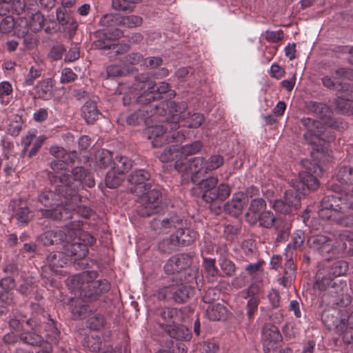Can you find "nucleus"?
Returning <instances> with one entry per match:
<instances>
[{"mask_svg": "<svg viewBox=\"0 0 353 353\" xmlns=\"http://www.w3.org/2000/svg\"><path fill=\"white\" fill-rule=\"evenodd\" d=\"M245 305V315L249 323L253 322L255 315L258 311V307L260 303L259 298H250L247 299Z\"/></svg>", "mask_w": 353, "mask_h": 353, "instance_id": "obj_54", "label": "nucleus"}, {"mask_svg": "<svg viewBox=\"0 0 353 353\" xmlns=\"http://www.w3.org/2000/svg\"><path fill=\"white\" fill-rule=\"evenodd\" d=\"M134 92L130 88L128 93L125 94L123 97V103L124 105H130L133 103L141 104V108L137 111L129 114L126 119L127 124L130 125H140L145 124L148 126L147 130L151 122L162 117L160 120L163 123L167 115V109L165 108H170V112L183 111L186 107L185 101L176 103L174 101H162L159 104H149L148 102L139 103L133 99Z\"/></svg>", "mask_w": 353, "mask_h": 353, "instance_id": "obj_4", "label": "nucleus"}, {"mask_svg": "<svg viewBox=\"0 0 353 353\" xmlns=\"http://www.w3.org/2000/svg\"><path fill=\"white\" fill-rule=\"evenodd\" d=\"M194 294V288L190 285L172 284V299L178 303H185Z\"/></svg>", "mask_w": 353, "mask_h": 353, "instance_id": "obj_30", "label": "nucleus"}, {"mask_svg": "<svg viewBox=\"0 0 353 353\" xmlns=\"http://www.w3.org/2000/svg\"><path fill=\"white\" fill-rule=\"evenodd\" d=\"M43 70L39 65H32L28 74L26 75L23 85L26 86L32 85L34 81L41 76Z\"/></svg>", "mask_w": 353, "mask_h": 353, "instance_id": "obj_59", "label": "nucleus"}, {"mask_svg": "<svg viewBox=\"0 0 353 353\" xmlns=\"http://www.w3.org/2000/svg\"><path fill=\"white\" fill-rule=\"evenodd\" d=\"M100 115L101 113L94 101L88 100L81 107V116L88 124L94 123Z\"/></svg>", "mask_w": 353, "mask_h": 353, "instance_id": "obj_32", "label": "nucleus"}, {"mask_svg": "<svg viewBox=\"0 0 353 353\" xmlns=\"http://www.w3.org/2000/svg\"><path fill=\"white\" fill-rule=\"evenodd\" d=\"M339 312L336 310L323 311L321 318L323 323L328 329L336 328L341 332L346 330L345 319H341L339 316Z\"/></svg>", "mask_w": 353, "mask_h": 353, "instance_id": "obj_28", "label": "nucleus"}, {"mask_svg": "<svg viewBox=\"0 0 353 353\" xmlns=\"http://www.w3.org/2000/svg\"><path fill=\"white\" fill-rule=\"evenodd\" d=\"M165 331L172 338L176 339L178 341H189L191 339L189 330L184 327L176 325V323Z\"/></svg>", "mask_w": 353, "mask_h": 353, "instance_id": "obj_48", "label": "nucleus"}, {"mask_svg": "<svg viewBox=\"0 0 353 353\" xmlns=\"http://www.w3.org/2000/svg\"><path fill=\"white\" fill-rule=\"evenodd\" d=\"M203 147V144L200 141H196L190 144H186L179 148L180 158L174 163V167L176 170V164L182 159H185L188 161H192V159H188L187 157L193 155L199 152Z\"/></svg>", "mask_w": 353, "mask_h": 353, "instance_id": "obj_37", "label": "nucleus"}, {"mask_svg": "<svg viewBox=\"0 0 353 353\" xmlns=\"http://www.w3.org/2000/svg\"><path fill=\"white\" fill-rule=\"evenodd\" d=\"M257 218L256 223L265 228H270L276 223V217L270 210L263 211Z\"/></svg>", "mask_w": 353, "mask_h": 353, "instance_id": "obj_58", "label": "nucleus"}, {"mask_svg": "<svg viewBox=\"0 0 353 353\" xmlns=\"http://www.w3.org/2000/svg\"><path fill=\"white\" fill-rule=\"evenodd\" d=\"M98 276L95 270L84 271L69 277L67 285L72 291L79 292L81 296L89 301H94L99 299L102 294L108 292L111 288L107 279L94 281Z\"/></svg>", "mask_w": 353, "mask_h": 353, "instance_id": "obj_5", "label": "nucleus"}, {"mask_svg": "<svg viewBox=\"0 0 353 353\" xmlns=\"http://www.w3.org/2000/svg\"><path fill=\"white\" fill-rule=\"evenodd\" d=\"M157 315L161 318L159 319V325L165 331L176 323L178 311L174 307H165L159 310Z\"/></svg>", "mask_w": 353, "mask_h": 353, "instance_id": "obj_31", "label": "nucleus"}, {"mask_svg": "<svg viewBox=\"0 0 353 353\" xmlns=\"http://www.w3.org/2000/svg\"><path fill=\"white\" fill-rule=\"evenodd\" d=\"M82 201V196L80 195L79 201H74L73 199H69L68 202L65 203V208H70V211L71 212V216L67 218H63L61 221H67L69 219H73V221H70L72 223L73 221H79L81 223V226L83 225V222L77 218L82 217L88 219L89 218L92 214V210L85 205H79L80 202Z\"/></svg>", "mask_w": 353, "mask_h": 353, "instance_id": "obj_23", "label": "nucleus"}, {"mask_svg": "<svg viewBox=\"0 0 353 353\" xmlns=\"http://www.w3.org/2000/svg\"><path fill=\"white\" fill-rule=\"evenodd\" d=\"M248 203V199L244 192H238L233 194L232 199L225 204L224 210L233 216H237L242 213Z\"/></svg>", "mask_w": 353, "mask_h": 353, "instance_id": "obj_24", "label": "nucleus"}, {"mask_svg": "<svg viewBox=\"0 0 353 353\" xmlns=\"http://www.w3.org/2000/svg\"><path fill=\"white\" fill-rule=\"evenodd\" d=\"M179 245L177 237L172 234L169 237L161 241L158 244V248L161 252L170 254L175 251Z\"/></svg>", "mask_w": 353, "mask_h": 353, "instance_id": "obj_44", "label": "nucleus"}, {"mask_svg": "<svg viewBox=\"0 0 353 353\" xmlns=\"http://www.w3.org/2000/svg\"><path fill=\"white\" fill-rule=\"evenodd\" d=\"M154 127L149 128L148 130V139L151 140L152 144L153 147H161L163 145L168 144V146L165 147L158 156L159 160L163 163L170 162V161H176L177 159L180 158V152L179 148H178V145L181 143H176L172 141V137H170L168 139H163V142L159 145H155L154 144V139L150 138L151 132L150 130Z\"/></svg>", "mask_w": 353, "mask_h": 353, "instance_id": "obj_17", "label": "nucleus"}, {"mask_svg": "<svg viewBox=\"0 0 353 353\" xmlns=\"http://www.w3.org/2000/svg\"><path fill=\"white\" fill-rule=\"evenodd\" d=\"M142 22L143 19L140 16L132 14L124 17L121 15V26L133 28L141 26Z\"/></svg>", "mask_w": 353, "mask_h": 353, "instance_id": "obj_62", "label": "nucleus"}, {"mask_svg": "<svg viewBox=\"0 0 353 353\" xmlns=\"http://www.w3.org/2000/svg\"><path fill=\"white\" fill-rule=\"evenodd\" d=\"M185 104H187L185 103ZM188 105L183 111L170 112V108L167 109V115L165 121L161 125H155L150 130V138L154 139V144L159 145L163 142V139H167L172 137V141L176 143H182L185 135L181 131H176L179 128V123H183V125L190 128H197L201 125L204 121V116L201 113H194L190 114L186 112Z\"/></svg>", "mask_w": 353, "mask_h": 353, "instance_id": "obj_3", "label": "nucleus"}, {"mask_svg": "<svg viewBox=\"0 0 353 353\" xmlns=\"http://www.w3.org/2000/svg\"><path fill=\"white\" fill-rule=\"evenodd\" d=\"M307 110L322 121L303 117L300 121V130L305 131L303 137L305 141L311 145H323L321 142L333 141L336 135L334 130H343L347 128V123L341 118H334L333 112L325 103L309 101L305 103Z\"/></svg>", "mask_w": 353, "mask_h": 353, "instance_id": "obj_1", "label": "nucleus"}, {"mask_svg": "<svg viewBox=\"0 0 353 353\" xmlns=\"http://www.w3.org/2000/svg\"><path fill=\"white\" fill-rule=\"evenodd\" d=\"M261 341L265 353H283L282 336L278 327L272 323H265L261 330Z\"/></svg>", "mask_w": 353, "mask_h": 353, "instance_id": "obj_13", "label": "nucleus"}, {"mask_svg": "<svg viewBox=\"0 0 353 353\" xmlns=\"http://www.w3.org/2000/svg\"><path fill=\"white\" fill-rule=\"evenodd\" d=\"M261 292V287L254 281L247 288L241 292V296L244 299H249L250 298H259L258 295Z\"/></svg>", "mask_w": 353, "mask_h": 353, "instance_id": "obj_63", "label": "nucleus"}, {"mask_svg": "<svg viewBox=\"0 0 353 353\" xmlns=\"http://www.w3.org/2000/svg\"><path fill=\"white\" fill-rule=\"evenodd\" d=\"M13 29L15 30V32L18 34L19 30H21L20 21L15 22L14 19L10 16H8L1 20L0 23V31L2 33H9Z\"/></svg>", "mask_w": 353, "mask_h": 353, "instance_id": "obj_53", "label": "nucleus"}, {"mask_svg": "<svg viewBox=\"0 0 353 353\" xmlns=\"http://www.w3.org/2000/svg\"><path fill=\"white\" fill-rule=\"evenodd\" d=\"M50 153L56 159H67V161H77V153L76 151L67 152L66 150L60 146L52 145L50 148Z\"/></svg>", "mask_w": 353, "mask_h": 353, "instance_id": "obj_46", "label": "nucleus"}, {"mask_svg": "<svg viewBox=\"0 0 353 353\" xmlns=\"http://www.w3.org/2000/svg\"><path fill=\"white\" fill-rule=\"evenodd\" d=\"M71 231L74 232L71 239L65 240L64 250L68 256H74V259H84L88 253V246L96 242V239L87 232L81 229V223L79 221L71 223Z\"/></svg>", "mask_w": 353, "mask_h": 353, "instance_id": "obj_9", "label": "nucleus"}, {"mask_svg": "<svg viewBox=\"0 0 353 353\" xmlns=\"http://www.w3.org/2000/svg\"><path fill=\"white\" fill-rule=\"evenodd\" d=\"M185 225L186 219L174 212L159 215L150 222L151 229L157 234H173Z\"/></svg>", "mask_w": 353, "mask_h": 353, "instance_id": "obj_12", "label": "nucleus"}, {"mask_svg": "<svg viewBox=\"0 0 353 353\" xmlns=\"http://www.w3.org/2000/svg\"><path fill=\"white\" fill-rule=\"evenodd\" d=\"M57 19L62 26L69 25L72 30H76L77 23L70 12L64 7H59L56 11Z\"/></svg>", "mask_w": 353, "mask_h": 353, "instance_id": "obj_40", "label": "nucleus"}, {"mask_svg": "<svg viewBox=\"0 0 353 353\" xmlns=\"http://www.w3.org/2000/svg\"><path fill=\"white\" fill-rule=\"evenodd\" d=\"M265 208L266 202L264 199L261 198L252 199L245 214L246 221L250 225L256 224L257 217L265 211Z\"/></svg>", "mask_w": 353, "mask_h": 353, "instance_id": "obj_29", "label": "nucleus"}, {"mask_svg": "<svg viewBox=\"0 0 353 353\" xmlns=\"http://www.w3.org/2000/svg\"><path fill=\"white\" fill-rule=\"evenodd\" d=\"M174 235L177 237L179 243L182 246H187L193 243L198 236V233L195 230L188 228V223L186 225L183 227L182 229H178Z\"/></svg>", "mask_w": 353, "mask_h": 353, "instance_id": "obj_33", "label": "nucleus"}, {"mask_svg": "<svg viewBox=\"0 0 353 353\" xmlns=\"http://www.w3.org/2000/svg\"><path fill=\"white\" fill-rule=\"evenodd\" d=\"M196 271L192 270L190 268H188L186 270H184L179 274L176 275L173 278V281H175L176 283H179L181 285H190L196 282Z\"/></svg>", "mask_w": 353, "mask_h": 353, "instance_id": "obj_45", "label": "nucleus"}, {"mask_svg": "<svg viewBox=\"0 0 353 353\" xmlns=\"http://www.w3.org/2000/svg\"><path fill=\"white\" fill-rule=\"evenodd\" d=\"M215 263V259L203 257V266L208 281L210 283L216 282L219 276H221L220 272Z\"/></svg>", "mask_w": 353, "mask_h": 353, "instance_id": "obj_35", "label": "nucleus"}, {"mask_svg": "<svg viewBox=\"0 0 353 353\" xmlns=\"http://www.w3.org/2000/svg\"><path fill=\"white\" fill-rule=\"evenodd\" d=\"M14 217L19 223L26 224L30 221L32 214L25 203H21L19 207L15 210Z\"/></svg>", "mask_w": 353, "mask_h": 353, "instance_id": "obj_55", "label": "nucleus"}, {"mask_svg": "<svg viewBox=\"0 0 353 353\" xmlns=\"http://www.w3.org/2000/svg\"><path fill=\"white\" fill-rule=\"evenodd\" d=\"M325 269L327 270L330 274L334 278H336L347 274L349 270V264L344 260H338L325 266Z\"/></svg>", "mask_w": 353, "mask_h": 353, "instance_id": "obj_39", "label": "nucleus"}, {"mask_svg": "<svg viewBox=\"0 0 353 353\" xmlns=\"http://www.w3.org/2000/svg\"><path fill=\"white\" fill-rule=\"evenodd\" d=\"M113 154L105 149H101L96 153V164L101 169L107 168L109 165L113 163Z\"/></svg>", "mask_w": 353, "mask_h": 353, "instance_id": "obj_47", "label": "nucleus"}, {"mask_svg": "<svg viewBox=\"0 0 353 353\" xmlns=\"http://www.w3.org/2000/svg\"><path fill=\"white\" fill-rule=\"evenodd\" d=\"M337 181L341 184L352 186V190L350 194H353V167L350 165L341 166L336 174Z\"/></svg>", "mask_w": 353, "mask_h": 353, "instance_id": "obj_41", "label": "nucleus"}, {"mask_svg": "<svg viewBox=\"0 0 353 353\" xmlns=\"http://www.w3.org/2000/svg\"><path fill=\"white\" fill-rule=\"evenodd\" d=\"M46 260L51 269L54 272H57L58 268H63L67 264L69 259L65 253L57 251L50 253Z\"/></svg>", "mask_w": 353, "mask_h": 353, "instance_id": "obj_36", "label": "nucleus"}, {"mask_svg": "<svg viewBox=\"0 0 353 353\" xmlns=\"http://www.w3.org/2000/svg\"><path fill=\"white\" fill-rule=\"evenodd\" d=\"M59 187V183L54 186V190L45 189L39 194L38 201L46 208L41 210L43 216L61 221L63 218L71 216L70 208H65V203L70 198V196L66 198L63 194L59 193L57 190Z\"/></svg>", "mask_w": 353, "mask_h": 353, "instance_id": "obj_8", "label": "nucleus"}, {"mask_svg": "<svg viewBox=\"0 0 353 353\" xmlns=\"http://www.w3.org/2000/svg\"><path fill=\"white\" fill-rule=\"evenodd\" d=\"M319 183L316 176L307 172L299 174V181L296 188L301 194L305 195L308 190H314L319 187Z\"/></svg>", "mask_w": 353, "mask_h": 353, "instance_id": "obj_26", "label": "nucleus"}, {"mask_svg": "<svg viewBox=\"0 0 353 353\" xmlns=\"http://www.w3.org/2000/svg\"><path fill=\"white\" fill-rule=\"evenodd\" d=\"M337 77L324 76L321 79L322 84L329 90H332L339 93L344 89L348 88L349 83L339 81L338 78L350 79L352 76V70L347 68H339L335 71Z\"/></svg>", "mask_w": 353, "mask_h": 353, "instance_id": "obj_18", "label": "nucleus"}, {"mask_svg": "<svg viewBox=\"0 0 353 353\" xmlns=\"http://www.w3.org/2000/svg\"><path fill=\"white\" fill-rule=\"evenodd\" d=\"M44 21L43 16L39 12L33 14L29 22L26 19H20L21 30H19L18 36L24 37L30 30L34 32L40 31L43 27Z\"/></svg>", "mask_w": 353, "mask_h": 353, "instance_id": "obj_25", "label": "nucleus"}, {"mask_svg": "<svg viewBox=\"0 0 353 353\" xmlns=\"http://www.w3.org/2000/svg\"><path fill=\"white\" fill-rule=\"evenodd\" d=\"M314 288L321 291L331 290V293L339 294L347 288V283L343 280L335 281V278L323 268L316 273Z\"/></svg>", "mask_w": 353, "mask_h": 353, "instance_id": "obj_14", "label": "nucleus"}, {"mask_svg": "<svg viewBox=\"0 0 353 353\" xmlns=\"http://www.w3.org/2000/svg\"><path fill=\"white\" fill-rule=\"evenodd\" d=\"M132 166V161L125 156L117 155L113 160L112 168L119 174H124Z\"/></svg>", "mask_w": 353, "mask_h": 353, "instance_id": "obj_43", "label": "nucleus"}, {"mask_svg": "<svg viewBox=\"0 0 353 353\" xmlns=\"http://www.w3.org/2000/svg\"><path fill=\"white\" fill-rule=\"evenodd\" d=\"M130 72V70L126 66L121 65H110L106 67L105 72H102L101 75L106 78L117 77L125 76Z\"/></svg>", "mask_w": 353, "mask_h": 353, "instance_id": "obj_51", "label": "nucleus"}, {"mask_svg": "<svg viewBox=\"0 0 353 353\" xmlns=\"http://www.w3.org/2000/svg\"><path fill=\"white\" fill-rule=\"evenodd\" d=\"M330 240L325 235L318 234L308 238L307 243L309 247L314 249L325 248L330 247Z\"/></svg>", "mask_w": 353, "mask_h": 353, "instance_id": "obj_52", "label": "nucleus"}, {"mask_svg": "<svg viewBox=\"0 0 353 353\" xmlns=\"http://www.w3.org/2000/svg\"><path fill=\"white\" fill-rule=\"evenodd\" d=\"M41 319L42 324L45 323V330L47 332L46 336L48 337L50 342L53 344H57L60 331L57 327L56 322L48 314L43 315Z\"/></svg>", "mask_w": 353, "mask_h": 353, "instance_id": "obj_34", "label": "nucleus"}, {"mask_svg": "<svg viewBox=\"0 0 353 353\" xmlns=\"http://www.w3.org/2000/svg\"><path fill=\"white\" fill-rule=\"evenodd\" d=\"M219 265L225 276L230 277L234 274L236 267L230 259L222 256L219 259Z\"/></svg>", "mask_w": 353, "mask_h": 353, "instance_id": "obj_56", "label": "nucleus"}, {"mask_svg": "<svg viewBox=\"0 0 353 353\" xmlns=\"http://www.w3.org/2000/svg\"><path fill=\"white\" fill-rule=\"evenodd\" d=\"M264 265L265 262L263 260H259L256 263L247 264L245 270L253 281H258L263 276Z\"/></svg>", "mask_w": 353, "mask_h": 353, "instance_id": "obj_42", "label": "nucleus"}, {"mask_svg": "<svg viewBox=\"0 0 353 353\" xmlns=\"http://www.w3.org/2000/svg\"><path fill=\"white\" fill-rule=\"evenodd\" d=\"M113 39L111 38L100 39L94 41V46L99 49L108 50L106 54L111 59L128 52L130 46L128 44L116 43L112 41Z\"/></svg>", "mask_w": 353, "mask_h": 353, "instance_id": "obj_21", "label": "nucleus"}, {"mask_svg": "<svg viewBox=\"0 0 353 353\" xmlns=\"http://www.w3.org/2000/svg\"><path fill=\"white\" fill-rule=\"evenodd\" d=\"M123 174L117 173L112 168L105 176V182L107 187L110 188H116L119 186L123 181Z\"/></svg>", "mask_w": 353, "mask_h": 353, "instance_id": "obj_57", "label": "nucleus"}, {"mask_svg": "<svg viewBox=\"0 0 353 353\" xmlns=\"http://www.w3.org/2000/svg\"><path fill=\"white\" fill-rule=\"evenodd\" d=\"M218 182L216 176H210L198 182L202 199L206 203H211L216 201L223 202L230 196L231 188L229 185L222 183L217 186Z\"/></svg>", "mask_w": 353, "mask_h": 353, "instance_id": "obj_11", "label": "nucleus"}, {"mask_svg": "<svg viewBox=\"0 0 353 353\" xmlns=\"http://www.w3.org/2000/svg\"><path fill=\"white\" fill-rule=\"evenodd\" d=\"M26 324L31 328V330L21 333L19 335V340L32 346H41L44 341L40 334L42 329L41 319L31 317L26 321Z\"/></svg>", "mask_w": 353, "mask_h": 353, "instance_id": "obj_15", "label": "nucleus"}, {"mask_svg": "<svg viewBox=\"0 0 353 353\" xmlns=\"http://www.w3.org/2000/svg\"><path fill=\"white\" fill-rule=\"evenodd\" d=\"M59 193L63 194L66 198L70 196L74 201L80 200V190L84 187L92 188L95 185L93 176L81 166H77L72 170V175L63 174L59 176Z\"/></svg>", "mask_w": 353, "mask_h": 353, "instance_id": "obj_7", "label": "nucleus"}, {"mask_svg": "<svg viewBox=\"0 0 353 353\" xmlns=\"http://www.w3.org/2000/svg\"><path fill=\"white\" fill-rule=\"evenodd\" d=\"M335 105L341 114H350L353 112V84L339 93L335 99Z\"/></svg>", "mask_w": 353, "mask_h": 353, "instance_id": "obj_22", "label": "nucleus"}, {"mask_svg": "<svg viewBox=\"0 0 353 353\" xmlns=\"http://www.w3.org/2000/svg\"><path fill=\"white\" fill-rule=\"evenodd\" d=\"M299 191L295 188V189L288 190L285 191L284 200L289 204V207L292 210H297L301 205V196Z\"/></svg>", "mask_w": 353, "mask_h": 353, "instance_id": "obj_49", "label": "nucleus"}, {"mask_svg": "<svg viewBox=\"0 0 353 353\" xmlns=\"http://www.w3.org/2000/svg\"><path fill=\"white\" fill-rule=\"evenodd\" d=\"M54 81L51 78H48L38 81L34 88V99L42 100H48L53 96V87Z\"/></svg>", "mask_w": 353, "mask_h": 353, "instance_id": "obj_27", "label": "nucleus"}, {"mask_svg": "<svg viewBox=\"0 0 353 353\" xmlns=\"http://www.w3.org/2000/svg\"><path fill=\"white\" fill-rule=\"evenodd\" d=\"M12 94V86L8 81L0 83V101L1 104L7 105Z\"/></svg>", "mask_w": 353, "mask_h": 353, "instance_id": "obj_60", "label": "nucleus"}, {"mask_svg": "<svg viewBox=\"0 0 353 353\" xmlns=\"http://www.w3.org/2000/svg\"><path fill=\"white\" fill-rule=\"evenodd\" d=\"M71 223H69L62 230L46 231L39 236V241L45 246L64 243L65 240L71 239V236L76 232L71 231Z\"/></svg>", "mask_w": 353, "mask_h": 353, "instance_id": "obj_16", "label": "nucleus"}, {"mask_svg": "<svg viewBox=\"0 0 353 353\" xmlns=\"http://www.w3.org/2000/svg\"><path fill=\"white\" fill-rule=\"evenodd\" d=\"M223 162L224 159L220 154L212 155L207 160L202 157H194L190 162L182 159L176 163V170L183 174H192V179L196 183V175L215 170L220 168Z\"/></svg>", "mask_w": 353, "mask_h": 353, "instance_id": "obj_10", "label": "nucleus"}, {"mask_svg": "<svg viewBox=\"0 0 353 353\" xmlns=\"http://www.w3.org/2000/svg\"><path fill=\"white\" fill-rule=\"evenodd\" d=\"M0 287L3 290L0 292V299L2 301H7L8 299V291L14 289L16 287L15 279L11 276H5L0 281Z\"/></svg>", "mask_w": 353, "mask_h": 353, "instance_id": "obj_50", "label": "nucleus"}, {"mask_svg": "<svg viewBox=\"0 0 353 353\" xmlns=\"http://www.w3.org/2000/svg\"><path fill=\"white\" fill-rule=\"evenodd\" d=\"M121 19L119 14H106L101 18L100 24L105 28L103 34L105 39H119L123 35V31L117 28L121 26Z\"/></svg>", "mask_w": 353, "mask_h": 353, "instance_id": "obj_19", "label": "nucleus"}, {"mask_svg": "<svg viewBox=\"0 0 353 353\" xmlns=\"http://www.w3.org/2000/svg\"><path fill=\"white\" fill-rule=\"evenodd\" d=\"M131 88L134 92L133 99L136 101L143 103L148 102L150 105L159 104L157 102L163 99V94L170 91V85L164 81L157 85L149 78L148 73H142L136 77L135 83ZM174 95V91L171 90L170 96Z\"/></svg>", "mask_w": 353, "mask_h": 353, "instance_id": "obj_6", "label": "nucleus"}, {"mask_svg": "<svg viewBox=\"0 0 353 353\" xmlns=\"http://www.w3.org/2000/svg\"><path fill=\"white\" fill-rule=\"evenodd\" d=\"M218 345L214 341H203L199 343L194 353H216Z\"/></svg>", "mask_w": 353, "mask_h": 353, "instance_id": "obj_64", "label": "nucleus"}, {"mask_svg": "<svg viewBox=\"0 0 353 353\" xmlns=\"http://www.w3.org/2000/svg\"><path fill=\"white\" fill-rule=\"evenodd\" d=\"M76 161H67V159H55L50 162V168L55 173H59L61 171H66L70 167H72Z\"/></svg>", "mask_w": 353, "mask_h": 353, "instance_id": "obj_61", "label": "nucleus"}, {"mask_svg": "<svg viewBox=\"0 0 353 353\" xmlns=\"http://www.w3.org/2000/svg\"><path fill=\"white\" fill-rule=\"evenodd\" d=\"M192 256L187 253L177 254L170 257L164 265L168 274H179L192 264Z\"/></svg>", "mask_w": 353, "mask_h": 353, "instance_id": "obj_20", "label": "nucleus"}, {"mask_svg": "<svg viewBox=\"0 0 353 353\" xmlns=\"http://www.w3.org/2000/svg\"><path fill=\"white\" fill-rule=\"evenodd\" d=\"M151 174L145 169H136L128 176V180L134 187L130 188L133 194H141L137 205V212L141 216H150L160 213L164 206L161 202V188L150 181Z\"/></svg>", "mask_w": 353, "mask_h": 353, "instance_id": "obj_2", "label": "nucleus"}, {"mask_svg": "<svg viewBox=\"0 0 353 353\" xmlns=\"http://www.w3.org/2000/svg\"><path fill=\"white\" fill-rule=\"evenodd\" d=\"M227 314L226 307L221 303L210 304L206 309V316L211 321H221Z\"/></svg>", "mask_w": 353, "mask_h": 353, "instance_id": "obj_38", "label": "nucleus"}]
</instances>
